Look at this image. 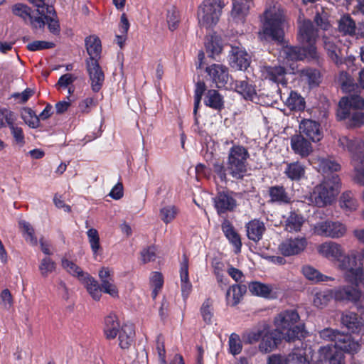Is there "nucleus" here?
<instances>
[{
	"mask_svg": "<svg viewBox=\"0 0 364 364\" xmlns=\"http://www.w3.org/2000/svg\"><path fill=\"white\" fill-rule=\"evenodd\" d=\"M235 194L230 191H223L218 193L214 198L215 208L219 215L228 211H232L237 206Z\"/></svg>",
	"mask_w": 364,
	"mask_h": 364,
	"instance_id": "obj_18",
	"label": "nucleus"
},
{
	"mask_svg": "<svg viewBox=\"0 0 364 364\" xmlns=\"http://www.w3.org/2000/svg\"><path fill=\"white\" fill-rule=\"evenodd\" d=\"M291 148L294 154L301 158L307 157L313 151L311 141L305 139L301 134L291 137Z\"/></svg>",
	"mask_w": 364,
	"mask_h": 364,
	"instance_id": "obj_24",
	"label": "nucleus"
},
{
	"mask_svg": "<svg viewBox=\"0 0 364 364\" xmlns=\"http://www.w3.org/2000/svg\"><path fill=\"white\" fill-rule=\"evenodd\" d=\"M313 350L311 346L301 343L300 347H296L287 357L288 364H310L313 360Z\"/></svg>",
	"mask_w": 364,
	"mask_h": 364,
	"instance_id": "obj_17",
	"label": "nucleus"
},
{
	"mask_svg": "<svg viewBox=\"0 0 364 364\" xmlns=\"http://www.w3.org/2000/svg\"><path fill=\"white\" fill-rule=\"evenodd\" d=\"M21 117L30 128L36 129L40 127L39 117L29 107H23L20 110Z\"/></svg>",
	"mask_w": 364,
	"mask_h": 364,
	"instance_id": "obj_48",
	"label": "nucleus"
},
{
	"mask_svg": "<svg viewBox=\"0 0 364 364\" xmlns=\"http://www.w3.org/2000/svg\"><path fill=\"white\" fill-rule=\"evenodd\" d=\"M247 291L245 285L235 284L230 287L226 293V301L228 304L235 306L240 303L243 295Z\"/></svg>",
	"mask_w": 364,
	"mask_h": 364,
	"instance_id": "obj_38",
	"label": "nucleus"
},
{
	"mask_svg": "<svg viewBox=\"0 0 364 364\" xmlns=\"http://www.w3.org/2000/svg\"><path fill=\"white\" fill-rule=\"evenodd\" d=\"M332 289H325L316 292L313 297V304L316 308L323 309L333 299Z\"/></svg>",
	"mask_w": 364,
	"mask_h": 364,
	"instance_id": "obj_49",
	"label": "nucleus"
},
{
	"mask_svg": "<svg viewBox=\"0 0 364 364\" xmlns=\"http://www.w3.org/2000/svg\"><path fill=\"white\" fill-rule=\"evenodd\" d=\"M200 313L203 317V321L210 324L212 323V319L213 317V312L212 308V303L209 299L205 300L200 308Z\"/></svg>",
	"mask_w": 364,
	"mask_h": 364,
	"instance_id": "obj_64",
	"label": "nucleus"
},
{
	"mask_svg": "<svg viewBox=\"0 0 364 364\" xmlns=\"http://www.w3.org/2000/svg\"><path fill=\"white\" fill-rule=\"evenodd\" d=\"M205 46L206 52L211 58H214L215 55L220 54L223 50V47L221 46L219 41L216 37L213 36H210V38L205 42Z\"/></svg>",
	"mask_w": 364,
	"mask_h": 364,
	"instance_id": "obj_58",
	"label": "nucleus"
},
{
	"mask_svg": "<svg viewBox=\"0 0 364 364\" xmlns=\"http://www.w3.org/2000/svg\"><path fill=\"white\" fill-rule=\"evenodd\" d=\"M264 70L266 73V78L279 85H282L285 87L287 85V81L285 78L286 70L282 66H265Z\"/></svg>",
	"mask_w": 364,
	"mask_h": 364,
	"instance_id": "obj_30",
	"label": "nucleus"
},
{
	"mask_svg": "<svg viewBox=\"0 0 364 364\" xmlns=\"http://www.w3.org/2000/svg\"><path fill=\"white\" fill-rule=\"evenodd\" d=\"M307 246L304 237H289L284 240L279 245V250L286 257L296 255L302 252Z\"/></svg>",
	"mask_w": 364,
	"mask_h": 364,
	"instance_id": "obj_14",
	"label": "nucleus"
},
{
	"mask_svg": "<svg viewBox=\"0 0 364 364\" xmlns=\"http://www.w3.org/2000/svg\"><path fill=\"white\" fill-rule=\"evenodd\" d=\"M340 205L346 211H354L358 208V203L353 194L350 192L343 193L340 198Z\"/></svg>",
	"mask_w": 364,
	"mask_h": 364,
	"instance_id": "obj_53",
	"label": "nucleus"
},
{
	"mask_svg": "<svg viewBox=\"0 0 364 364\" xmlns=\"http://www.w3.org/2000/svg\"><path fill=\"white\" fill-rule=\"evenodd\" d=\"M302 273L307 279L315 283L334 280V278L324 275L316 269L309 265L302 268Z\"/></svg>",
	"mask_w": 364,
	"mask_h": 364,
	"instance_id": "obj_45",
	"label": "nucleus"
},
{
	"mask_svg": "<svg viewBox=\"0 0 364 364\" xmlns=\"http://www.w3.org/2000/svg\"><path fill=\"white\" fill-rule=\"evenodd\" d=\"M221 228L226 238L234 247L235 252L236 254L240 252L242 247L241 239L231 223L228 220H224L221 225Z\"/></svg>",
	"mask_w": 364,
	"mask_h": 364,
	"instance_id": "obj_28",
	"label": "nucleus"
},
{
	"mask_svg": "<svg viewBox=\"0 0 364 364\" xmlns=\"http://www.w3.org/2000/svg\"><path fill=\"white\" fill-rule=\"evenodd\" d=\"M150 283L154 288L152 296L154 298L158 294L159 291L162 288L164 284L163 276L160 272H154L150 277Z\"/></svg>",
	"mask_w": 364,
	"mask_h": 364,
	"instance_id": "obj_62",
	"label": "nucleus"
},
{
	"mask_svg": "<svg viewBox=\"0 0 364 364\" xmlns=\"http://www.w3.org/2000/svg\"><path fill=\"white\" fill-rule=\"evenodd\" d=\"M119 346L122 349L129 348L134 341L135 331L133 325L124 324L118 332Z\"/></svg>",
	"mask_w": 364,
	"mask_h": 364,
	"instance_id": "obj_31",
	"label": "nucleus"
},
{
	"mask_svg": "<svg viewBox=\"0 0 364 364\" xmlns=\"http://www.w3.org/2000/svg\"><path fill=\"white\" fill-rule=\"evenodd\" d=\"M338 31L343 35L353 36L355 34L356 24L349 14L343 15L338 21Z\"/></svg>",
	"mask_w": 364,
	"mask_h": 364,
	"instance_id": "obj_43",
	"label": "nucleus"
},
{
	"mask_svg": "<svg viewBox=\"0 0 364 364\" xmlns=\"http://www.w3.org/2000/svg\"><path fill=\"white\" fill-rule=\"evenodd\" d=\"M284 16L280 12L266 10L264 14L262 26L263 34L266 38L277 42L279 45L284 44Z\"/></svg>",
	"mask_w": 364,
	"mask_h": 364,
	"instance_id": "obj_8",
	"label": "nucleus"
},
{
	"mask_svg": "<svg viewBox=\"0 0 364 364\" xmlns=\"http://www.w3.org/2000/svg\"><path fill=\"white\" fill-rule=\"evenodd\" d=\"M299 318V315L296 310L291 309L282 311L275 317L274 321L276 330L287 341L304 336V325L297 324Z\"/></svg>",
	"mask_w": 364,
	"mask_h": 364,
	"instance_id": "obj_4",
	"label": "nucleus"
},
{
	"mask_svg": "<svg viewBox=\"0 0 364 364\" xmlns=\"http://www.w3.org/2000/svg\"><path fill=\"white\" fill-rule=\"evenodd\" d=\"M229 352L236 355L241 353L242 350V343L240 337L237 333H232L228 340Z\"/></svg>",
	"mask_w": 364,
	"mask_h": 364,
	"instance_id": "obj_59",
	"label": "nucleus"
},
{
	"mask_svg": "<svg viewBox=\"0 0 364 364\" xmlns=\"http://www.w3.org/2000/svg\"><path fill=\"white\" fill-rule=\"evenodd\" d=\"M206 72L209 77L206 79V82L204 81L203 77H200L199 75L196 80H194L195 91H217L216 88L228 90L226 84L228 81L229 74L225 66L213 64L206 68Z\"/></svg>",
	"mask_w": 364,
	"mask_h": 364,
	"instance_id": "obj_5",
	"label": "nucleus"
},
{
	"mask_svg": "<svg viewBox=\"0 0 364 364\" xmlns=\"http://www.w3.org/2000/svg\"><path fill=\"white\" fill-rule=\"evenodd\" d=\"M80 282L86 288L89 294L95 301H99L102 296V289L97 281L90 274Z\"/></svg>",
	"mask_w": 364,
	"mask_h": 364,
	"instance_id": "obj_39",
	"label": "nucleus"
},
{
	"mask_svg": "<svg viewBox=\"0 0 364 364\" xmlns=\"http://www.w3.org/2000/svg\"><path fill=\"white\" fill-rule=\"evenodd\" d=\"M179 208L174 205H166L163 206L159 210V217L166 224L171 223L178 215Z\"/></svg>",
	"mask_w": 364,
	"mask_h": 364,
	"instance_id": "obj_50",
	"label": "nucleus"
},
{
	"mask_svg": "<svg viewBox=\"0 0 364 364\" xmlns=\"http://www.w3.org/2000/svg\"><path fill=\"white\" fill-rule=\"evenodd\" d=\"M360 346V343L355 341L350 334L341 333L336 343L320 348L316 364H343L341 352L353 354L358 352Z\"/></svg>",
	"mask_w": 364,
	"mask_h": 364,
	"instance_id": "obj_1",
	"label": "nucleus"
},
{
	"mask_svg": "<svg viewBox=\"0 0 364 364\" xmlns=\"http://www.w3.org/2000/svg\"><path fill=\"white\" fill-rule=\"evenodd\" d=\"M250 158L248 150L240 144H233L230 149L227 162L229 173L236 179H242L247 171Z\"/></svg>",
	"mask_w": 364,
	"mask_h": 364,
	"instance_id": "obj_7",
	"label": "nucleus"
},
{
	"mask_svg": "<svg viewBox=\"0 0 364 364\" xmlns=\"http://www.w3.org/2000/svg\"><path fill=\"white\" fill-rule=\"evenodd\" d=\"M61 264L63 268L65 269L68 274L76 277L80 282L82 280V279H84L89 274V273L84 272L75 263L66 258L62 259Z\"/></svg>",
	"mask_w": 364,
	"mask_h": 364,
	"instance_id": "obj_46",
	"label": "nucleus"
},
{
	"mask_svg": "<svg viewBox=\"0 0 364 364\" xmlns=\"http://www.w3.org/2000/svg\"><path fill=\"white\" fill-rule=\"evenodd\" d=\"M284 51L286 58L289 60L298 61L308 59V60L315 61L318 64L320 63L319 53L317 49L312 46H286Z\"/></svg>",
	"mask_w": 364,
	"mask_h": 364,
	"instance_id": "obj_10",
	"label": "nucleus"
},
{
	"mask_svg": "<svg viewBox=\"0 0 364 364\" xmlns=\"http://www.w3.org/2000/svg\"><path fill=\"white\" fill-rule=\"evenodd\" d=\"M250 4L248 0H232V16L234 18H245L249 13Z\"/></svg>",
	"mask_w": 364,
	"mask_h": 364,
	"instance_id": "obj_42",
	"label": "nucleus"
},
{
	"mask_svg": "<svg viewBox=\"0 0 364 364\" xmlns=\"http://www.w3.org/2000/svg\"><path fill=\"white\" fill-rule=\"evenodd\" d=\"M228 57L230 66L235 70H246L250 65V55L237 46L231 48Z\"/></svg>",
	"mask_w": 364,
	"mask_h": 364,
	"instance_id": "obj_15",
	"label": "nucleus"
},
{
	"mask_svg": "<svg viewBox=\"0 0 364 364\" xmlns=\"http://www.w3.org/2000/svg\"><path fill=\"white\" fill-rule=\"evenodd\" d=\"M343 250L340 244L333 241L325 242L317 248L318 252L323 257L336 262L342 257Z\"/></svg>",
	"mask_w": 364,
	"mask_h": 364,
	"instance_id": "obj_23",
	"label": "nucleus"
},
{
	"mask_svg": "<svg viewBox=\"0 0 364 364\" xmlns=\"http://www.w3.org/2000/svg\"><path fill=\"white\" fill-rule=\"evenodd\" d=\"M299 131L313 142L319 141L323 137L320 124L311 119H303L299 124Z\"/></svg>",
	"mask_w": 364,
	"mask_h": 364,
	"instance_id": "obj_21",
	"label": "nucleus"
},
{
	"mask_svg": "<svg viewBox=\"0 0 364 364\" xmlns=\"http://www.w3.org/2000/svg\"><path fill=\"white\" fill-rule=\"evenodd\" d=\"M284 173L290 180L299 181L305 175V166L299 161L286 163Z\"/></svg>",
	"mask_w": 364,
	"mask_h": 364,
	"instance_id": "obj_37",
	"label": "nucleus"
},
{
	"mask_svg": "<svg viewBox=\"0 0 364 364\" xmlns=\"http://www.w3.org/2000/svg\"><path fill=\"white\" fill-rule=\"evenodd\" d=\"M180 279L182 296L186 299L192 291V284L189 280L188 259L185 255L180 264Z\"/></svg>",
	"mask_w": 364,
	"mask_h": 364,
	"instance_id": "obj_25",
	"label": "nucleus"
},
{
	"mask_svg": "<svg viewBox=\"0 0 364 364\" xmlns=\"http://www.w3.org/2000/svg\"><path fill=\"white\" fill-rule=\"evenodd\" d=\"M12 12L14 15L22 18L25 21L28 20L30 26L33 31L44 30L45 27H34L32 24L33 18H36V16L32 15V9L28 6L23 4H16L12 7Z\"/></svg>",
	"mask_w": 364,
	"mask_h": 364,
	"instance_id": "obj_34",
	"label": "nucleus"
},
{
	"mask_svg": "<svg viewBox=\"0 0 364 364\" xmlns=\"http://www.w3.org/2000/svg\"><path fill=\"white\" fill-rule=\"evenodd\" d=\"M204 102L206 106L215 109H220L223 106V97L219 92H206Z\"/></svg>",
	"mask_w": 364,
	"mask_h": 364,
	"instance_id": "obj_56",
	"label": "nucleus"
},
{
	"mask_svg": "<svg viewBox=\"0 0 364 364\" xmlns=\"http://www.w3.org/2000/svg\"><path fill=\"white\" fill-rule=\"evenodd\" d=\"M33 7L37 14L36 18H33L32 24L34 27L47 28L50 33L54 36H58L60 33V25L57 11L53 4H49L47 0H27Z\"/></svg>",
	"mask_w": 364,
	"mask_h": 364,
	"instance_id": "obj_2",
	"label": "nucleus"
},
{
	"mask_svg": "<svg viewBox=\"0 0 364 364\" xmlns=\"http://www.w3.org/2000/svg\"><path fill=\"white\" fill-rule=\"evenodd\" d=\"M318 34L313 23L310 20H304L299 26L297 41L304 47H314L317 49L316 43Z\"/></svg>",
	"mask_w": 364,
	"mask_h": 364,
	"instance_id": "obj_12",
	"label": "nucleus"
},
{
	"mask_svg": "<svg viewBox=\"0 0 364 364\" xmlns=\"http://www.w3.org/2000/svg\"><path fill=\"white\" fill-rule=\"evenodd\" d=\"M340 188V179L337 174L333 173L325 177L319 185L314 187L310 193L308 200L310 204L323 207L331 204L337 195Z\"/></svg>",
	"mask_w": 364,
	"mask_h": 364,
	"instance_id": "obj_3",
	"label": "nucleus"
},
{
	"mask_svg": "<svg viewBox=\"0 0 364 364\" xmlns=\"http://www.w3.org/2000/svg\"><path fill=\"white\" fill-rule=\"evenodd\" d=\"M281 333L277 330H270L267 326L265 333L263 334L258 348L263 353H270L274 350L280 341Z\"/></svg>",
	"mask_w": 364,
	"mask_h": 364,
	"instance_id": "obj_20",
	"label": "nucleus"
},
{
	"mask_svg": "<svg viewBox=\"0 0 364 364\" xmlns=\"http://www.w3.org/2000/svg\"><path fill=\"white\" fill-rule=\"evenodd\" d=\"M351 164L353 166V178L357 183L364 185V156L357 151L352 155Z\"/></svg>",
	"mask_w": 364,
	"mask_h": 364,
	"instance_id": "obj_32",
	"label": "nucleus"
},
{
	"mask_svg": "<svg viewBox=\"0 0 364 364\" xmlns=\"http://www.w3.org/2000/svg\"><path fill=\"white\" fill-rule=\"evenodd\" d=\"M350 276H348V282L354 284L356 286H362L364 287V267L362 264L360 266L357 267L354 272H351Z\"/></svg>",
	"mask_w": 364,
	"mask_h": 364,
	"instance_id": "obj_60",
	"label": "nucleus"
},
{
	"mask_svg": "<svg viewBox=\"0 0 364 364\" xmlns=\"http://www.w3.org/2000/svg\"><path fill=\"white\" fill-rule=\"evenodd\" d=\"M342 323L353 333H360L364 331V320L353 312H346L341 318Z\"/></svg>",
	"mask_w": 364,
	"mask_h": 364,
	"instance_id": "obj_26",
	"label": "nucleus"
},
{
	"mask_svg": "<svg viewBox=\"0 0 364 364\" xmlns=\"http://www.w3.org/2000/svg\"><path fill=\"white\" fill-rule=\"evenodd\" d=\"M362 264V258H360L358 252L351 250L348 254H345L343 251L342 257H339L337 262V267L338 269L344 272V277L347 282L348 276L352 273L351 272H354Z\"/></svg>",
	"mask_w": 364,
	"mask_h": 364,
	"instance_id": "obj_13",
	"label": "nucleus"
},
{
	"mask_svg": "<svg viewBox=\"0 0 364 364\" xmlns=\"http://www.w3.org/2000/svg\"><path fill=\"white\" fill-rule=\"evenodd\" d=\"M85 46L86 51L89 55L85 59V63L94 61L100 62L102 50V42L100 38L96 35H90L85 39Z\"/></svg>",
	"mask_w": 364,
	"mask_h": 364,
	"instance_id": "obj_22",
	"label": "nucleus"
},
{
	"mask_svg": "<svg viewBox=\"0 0 364 364\" xmlns=\"http://www.w3.org/2000/svg\"><path fill=\"white\" fill-rule=\"evenodd\" d=\"M318 171L323 174L328 173H333L340 170L341 166L335 162L327 159L319 158L318 159Z\"/></svg>",
	"mask_w": 364,
	"mask_h": 364,
	"instance_id": "obj_52",
	"label": "nucleus"
},
{
	"mask_svg": "<svg viewBox=\"0 0 364 364\" xmlns=\"http://www.w3.org/2000/svg\"><path fill=\"white\" fill-rule=\"evenodd\" d=\"M335 84L341 91H355L356 84L353 77L346 71H341L335 78Z\"/></svg>",
	"mask_w": 364,
	"mask_h": 364,
	"instance_id": "obj_41",
	"label": "nucleus"
},
{
	"mask_svg": "<svg viewBox=\"0 0 364 364\" xmlns=\"http://www.w3.org/2000/svg\"><path fill=\"white\" fill-rule=\"evenodd\" d=\"M225 6L223 0H203L197 10L199 26L213 28L218 23Z\"/></svg>",
	"mask_w": 364,
	"mask_h": 364,
	"instance_id": "obj_6",
	"label": "nucleus"
},
{
	"mask_svg": "<svg viewBox=\"0 0 364 364\" xmlns=\"http://www.w3.org/2000/svg\"><path fill=\"white\" fill-rule=\"evenodd\" d=\"M248 288L252 294L266 298L269 297L272 292V287L270 286L258 282L250 283Z\"/></svg>",
	"mask_w": 364,
	"mask_h": 364,
	"instance_id": "obj_54",
	"label": "nucleus"
},
{
	"mask_svg": "<svg viewBox=\"0 0 364 364\" xmlns=\"http://www.w3.org/2000/svg\"><path fill=\"white\" fill-rule=\"evenodd\" d=\"M38 269L41 276L47 277L50 274L55 272L56 264L50 257H46L41 259Z\"/></svg>",
	"mask_w": 364,
	"mask_h": 364,
	"instance_id": "obj_57",
	"label": "nucleus"
},
{
	"mask_svg": "<svg viewBox=\"0 0 364 364\" xmlns=\"http://www.w3.org/2000/svg\"><path fill=\"white\" fill-rule=\"evenodd\" d=\"M121 327L116 314L110 313L105 317L103 332L107 339L112 340L115 338Z\"/></svg>",
	"mask_w": 364,
	"mask_h": 364,
	"instance_id": "obj_27",
	"label": "nucleus"
},
{
	"mask_svg": "<svg viewBox=\"0 0 364 364\" xmlns=\"http://www.w3.org/2000/svg\"><path fill=\"white\" fill-rule=\"evenodd\" d=\"M247 237L254 241H259L265 231V226L263 222L255 219L246 224Z\"/></svg>",
	"mask_w": 364,
	"mask_h": 364,
	"instance_id": "obj_33",
	"label": "nucleus"
},
{
	"mask_svg": "<svg viewBox=\"0 0 364 364\" xmlns=\"http://www.w3.org/2000/svg\"><path fill=\"white\" fill-rule=\"evenodd\" d=\"M281 97L290 109L301 110L305 107V100L298 92H279Z\"/></svg>",
	"mask_w": 364,
	"mask_h": 364,
	"instance_id": "obj_35",
	"label": "nucleus"
},
{
	"mask_svg": "<svg viewBox=\"0 0 364 364\" xmlns=\"http://www.w3.org/2000/svg\"><path fill=\"white\" fill-rule=\"evenodd\" d=\"M9 129L15 144L20 147L23 146L26 144V141L23 129L16 124L9 127Z\"/></svg>",
	"mask_w": 364,
	"mask_h": 364,
	"instance_id": "obj_61",
	"label": "nucleus"
},
{
	"mask_svg": "<svg viewBox=\"0 0 364 364\" xmlns=\"http://www.w3.org/2000/svg\"><path fill=\"white\" fill-rule=\"evenodd\" d=\"M269 196L270 197V202L277 203L279 204H286L291 201L288 193L285 188L281 186H274L269 188Z\"/></svg>",
	"mask_w": 364,
	"mask_h": 364,
	"instance_id": "obj_40",
	"label": "nucleus"
},
{
	"mask_svg": "<svg viewBox=\"0 0 364 364\" xmlns=\"http://www.w3.org/2000/svg\"><path fill=\"white\" fill-rule=\"evenodd\" d=\"M267 324H262L246 331L242 335V339L245 343L253 344L262 341L263 334L265 333Z\"/></svg>",
	"mask_w": 364,
	"mask_h": 364,
	"instance_id": "obj_44",
	"label": "nucleus"
},
{
	"mask_svg": "<svg viewBox=\"0 0 364 364\" xmlns=\"http://www.w3.org/2000/svg\"><path fill=\"white\" fill-rule=\"evenodd\" d=\"M87 235L93 254V257L95 259H97V256L100 255L102 252L98 232L95 228H90L87 231Z\"/></svg>",
	"mask_w": 364,
	"mask_h": 364,
	"instance_id": "obj_51",
	"label": "nucleus"
},
{
	"mask_svg": "<svg viewBox=\"0 0 364 364\" xmlns=\"http://www.w3.org/2000/svg\"><path fill=\"white\" fill-rule=\"evenodd\" d=\"M325 49L329 58L338 67L344 63L341 50L334 43L325 42Z\"/></svg>",
	"mask_w": 364,
	"mask_h": 364,
	"instance_id": "obj_47",
	"label": "nucleus"
},
{
	"mask_svg": "<svg viewBox=\"0 0 364 364\" xmlns=\"http://www.w3.org/2000/svg\"><path fill=\"white\" fill-rule=\"evenodd\" d=\"M55 43L46 41H34L26 46V48L30 51H38L45 49H50L55 47Z\"/></svg>",
	"mask_w": 364,
	"mask_h": 364,
	"instance_id": "obj_63",
	"label": "nucleus"
},
{
	"mask_svg": "<svg viewBox=\"0 0 364 364\" xmlns=\"http://www.w3.org/2000/svg\"><path fill=\"white\" fill-rule=\"evenodd\" d=\"M312 230L314 235L336 239L343 237L347 228L346 225L340 221L326 220L314 224Z\"/></svg>",
	"mask_w": 364,
	"mask_h": 364,
	"instance_id": "obj_9",
	"label": "nucleus"
},
{
	"mask_svg": "<svg viewBox=\"0 0 364 364\" xmlns=\"http://www.w3.org/2000/svg\"><path fill=\"white\" fill-rule=\"evenodd\" d=\"M301 77L307 82L310 89L318 87L323 77L320 70L311 68L302 70Z\"/></svg>",
	"mask_w": 364,
	"mask_h": 364,
	"instance_id": "obj_36",
	"label": "nucleus"
},
{
	"mask_svg": "<svg viewBox=\"0 0 364 364\" xmlns=\"http://www.w3.org/2000/svg\"><path fill=\"white\" fill-rule=\"evenodd\" d=\"M102 291L113 298L118 297V289L114 283V274L108 267H102L99 271Z\"/></svg>",
	"mask_w": 364,
	"mask_h": 364,
	"instance_id": "obj_19",
	"label": "nucleus"
},
{
	"mask_svg": "<svg viewBox=\"0 0 364 364\" xmlns=\"http://www.w3.org/2000/svg\"><path fill=\"white\" fill-rule=\"evenodd\" d=\"M19 228L23 232L25 240L31 245H36L38 243L37 237L35 236V231L33 226L26 220H20L18 223Z\"/></svg>",
	"mask_w": 364,
	"mask_h": 364,
	"instance_id": "obj_55",
	"label": "nucleus"
},
{
	"mask_svg": "<svg viewBox=\"0 0 364 364\" xmlns=\"http://www.w3.org/2000/svg\"><path fill=\"white\" fill-rule=\"evenodd\" d=\"M85 63L86 70L92 91H100L105 82V73L100 65V62L94 61Z\"/></svg>",
	"mask_w": 364,
	"mask_h": 364,
	"instance_id": "obj_16",
	"label": "nucleus"
},
{
	"mask_svg": "<svg viewBox=\"0 0 364 364\" xmlns=\"http://www.w3.org/2000/svg\"><path fill=\"white\" fill-rule=\"evenodd\" d=\"M284 218V229L289 232H297L305 222L304 216L295 211L290 212Z\"/></svg>",
	"mask_w": 364,
	"mask_h": 364,
	"instance_id": "obj_29",
	"label": "nucleus"
},
{
	"mask_svg": "<svg viewBox=\"0 0 364 364\" xmlns=\"http://www.w3.org/2000/svg\"><path fill=\"white\" fill-rule=\"evenodd\" d=\"M364 109V99L358 95L350 97H343L338 104L337 118L339 120L348 119L351 110Z\"/></svg>",
	"mask_w": 364,
	"mask_h": 364,
	"instance_id": "obj_11",
	"label": "nucleus"
}]
</instances>
